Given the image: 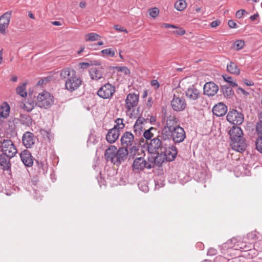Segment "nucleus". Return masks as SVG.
Returning <instances> with one entry per match:
<instances>
[{"label":"nucleus","instance_id":"nucleus-1","mask_svg":"<svg viewBox=\"0 0 262 262\" xmlns=\"http://www.w3.org/2000/svg\"><path fill=\"white\" fill-rule=\"evenodd\" d=\"M229 133L232 149L239 152H244L246 149L247 144L243 137L241 128L238 126L233 125L230 128Z\"/></svg>","mask_w":262,"mask_h":262},{"label":"nucleus","instance_id":"nucleus-2","mask_svg":"<svg viewBox=\"0 0 262 262\" xmlns=\"http://www.w3.org/2000/svg\"><path fill=\"white\" fill-rule=\"evenodd\" d=\"M60 76L61 79H67L65 87L70 92L77 90L81 84V79L76 76L75 71L72 69L67 68L63 69L60 71Z\"/></svg>","mask_w":262,"mask_h":262},{"label":"nucleus","instance_id":"nucleus-3","mask_svg":"<svg viewBox=\"0 0 262 262\" xmlns=\"http://www.w3.org/2000/svg\"><path fill=\"white\" fill-rule=\"evenodd\" d=\"M177 155V149L175 146L172 145H168L167 144L165 146L164 151L161 152V154L157 156L155 158V162L158 163H162L164 161V159H166L167 161H173Z\"/></svg>","mask_w":262,"mask_h":262},{"label":"nucleus","instance_id":"nucleus-4","mask_svg":"<svg viewBox=\"0 0 262 262\" xmlns=\"http://www.w3.org/2000/svg\"><path fill=\"white\" fill-rule=\"evenodd\" d=\"M125 108L127 115L132 118L139 102V95L135 93L128 94L125 99Z\"/></svg>","mask_w":262,"mask_h":262},{"label":"nucleus","instance_id":"nucleus-5","mask_svg":"<svg viewBox=\"0 0 262 262\" xmlns=\"http://www.w3.org/2000/svg\"><path fill=\"white\" fill-rule=\"evenodd\" d=\"M147 143L148 150L151 153L157 154V156H159L162 151L165 150L167 145V143L161 139L158 136L150 140L149 143L147 142Z\"/></svg>","mask_w":262,"mask_h":262},{"label":"nucleus","instance_id":"nucleus-6","mask_svg":"<svg viewBox=\"0 0 262 262\" xmlns=\"http://www.w3.org/2000/svg\"><path fill=\"white\" fill-rule=\"evenodd\" d=\"M135 141L134 135L130 132L124 133L120 139L122 147L126 148L130 147L129 151L130 152H136L138 150L137 147L135 145L136 144Z\"/></svg>","mask_w":262,"mask_h":262},{"label":"nucleus","instance_id":"nucleus-7","mask_svg":"<svg viewBox=\"0 0 262 262\" xmlns=\"http://www.w3.org/2000/svg\"><path fill=\"white\" fill-rule=\"evenodd\" d=\"M53 96L48 92L44 91L39 93L37 96L36 105L40 108H48L53 103Z\"/></svg>","mask_w":262,"mask_h":262},{"label":"nucleus","instance_id":"nucleus-8","mask_svg":"<svg viewBox=\"0 0 262 262\" xmlns=\"http://www.w3.org/2000/svg\"><path fill=\"white\" fill-rule=\"evenodd\" d=\"M0 149L2 154L9 156H15L17 153V149L11 140L1 141Z\"/></svg>","mask_w":262,"mask_h":262},{"label":"nucleus","instance_id":"nucleus-9","mask_svg":"<svg viewBox=\"0 0 262 262\" xmlns=\"http://www.w3.org/2000/svg\"><path fill=\"white\" fill-rule=\"evenodd\" d=\"M151 168V163L147 162L142 157L136 158L132 165L133 170L135 172H140L143 171L145 168L150 169Z\"/></svg>","mask_w":262,"mask_h":262},{"label":"nucleus","instance_id":"nucleus-10","mask_svg":"<svg viewBox=\"0 0 262 262\" xmlns=\"http://www.w3.org/2000/svg\"><path fill=\"white\" fill-rule=\"evenodd\" d=\"M226 118L228 121L235 126L241 124L244 119L243 114L235 110L229 111Z\"/></svg>","mask_w":262,"mask_h":262},{"label":"nucleus","instance_id":"nucleus-11","mask_svg":"<svg viewBox=\"0 0 262 262\" xmlns=\"http://www.w3.org/2000/svg\"><path fill=\"white\" fill-rule=\"evenodd\" d=\"M115 92V87L107 83L102 86L98 91L97 95L103 99L111 98Z\"/></svg>","mask_w":262,"mask_h":262},{"label":"nucleus","instance_id":"nucleus-12","mask_svg":"<svg viewBox=\"0 0 262 262\" xmlns=\"http://www.w3.org/2000/svg\"><path fill=\"white\" fill-rule=\"evenodd\" d=\"M172 109L176 112H181L184 110L187 107V103L183 97H179L174 95L171 101Z\"/></svg>","mask_w":262,"mask_h":262},{"label":"nucleus","instance_id":"nucleus-13","mask_svg":"<svg viewBox=\"0 0 262 262\" xmlns=\"http://www.w3.org/2000/svg\"><path fill=\"white\" fill-rule=\"evenodd\" d=\"M185 138V132L182 127L178 126L172 130V140L174 143L182 142Z\"/></svg>","mask_w":262,"mask_h":262},{"label":"nucleus","instance_id":"nucleus-14","mask_svg":"<svg viewBox=\"0 0 262 262\" xmlns=\"http://www.w3.org/2000/svg\"><path fill=\"white\" fill-rule=\"evenodd\" d=\"M128 152L127 148L123 147H120L118 150L117 149L114 164L118 166L124 162L127 159Z\"/></svg>","mask_w":262,"mask_h":262},{"label":"nucleus","instance_id":"nucleus-15","mask_svg":"<svg viewBox=\"0 0 262 262\" xmlns=\"http://www.w3.org/2000/svg\"><path fill=\"white\" fill-rule=\"evenodd\" d=\"M12 11H8L0 16V33L4 34L8 27L11 17Z\"/></svg>","mask_w":262,"mask_h":262},{"label":"nucleus","instance_id":"nucleus-16","mask_svg":"<svg viewBox=\"0 0 262 262\" xmlns=\"http://www.w3.org/2000/svg\"><path fill=\"white\" fill-rule=\"evenodd\" d=\"M204 94L208 96H214L219 91V86L213 82H208L203 87Z\"/></svg>","mask_w":262,"mask_h":262},{"label":"nucleus","instance_id":"nucleus-17","mask_svg":"<svg viewBox=\"0 0 262 262\" xmlns=\"http://www.w3.org/2000/svg\"><path fill=\"white\" fill-rule=\"evenodd\" d=\"M36 139V137L33 133L27 132L23 135V143L26 148H31L34 145Z\"/></svg>","mask_w":262,"mask_h":262},{"label":"nucleus","instance_id":"nucleus-18","mask_svg":"<svg viewBox=\"0 0 262 262\" xmlns=\"http://www.w3.org/2000/svg\"><path fill=\"white\" fill-rule=\"evenodd\" d=\"M185 95L190 101H195L200 97V92L192 85L185 91Z\"/></svg>","mask_w":262,"mask_h":262},{"label":"nucleus","instance_id":"nucleus-19","mask_svg":"<svg viewBox=\"0 0 262 262\" xmlns=\"http://www.w3.org/2000/svg\"><path fill=\"white\" fill-rule=\"evenodd\" d=\"M172 129L163 126L158 131V136L162 139L165 142L170 141L172 139Z\"/></svg>","mask_w":262,"mask_h":262},{"label":"nucleus","instance_id":"nucleus-20","mask_svg":"<svg viewBox=\"0 0 262 262\" xmlns=\"http://www.w3.org/2000/svg\"><path fill=\"white\" fill-rule=\"evenodd\" d=\"M21 161L26 166L31 167L33 165V160L30 152L27 150H24L20 154Z\"/></svg>","mask_w":262,"mask_h":262},{"label":"nucleus","instance_id":"nucleus-21","mask_svg":"<svg viewBox=\"0 0 262 262\" xmlns=\"http://www.w3.org/2000/svg\"><path fill=\"white\" fill-rule=\"evenodd\" d=\"M104 70L103 67L91 68L89 71L91 79L95 80H98L102 78Z\"/></svg>","mask_w":262,"mask_h":262},{"label":"nucleus","instance_id":"nucleus-22","mask_svg":"<svg viewBox=\"0 0 262 262\" xmlns=\"http://www.w3.org/2000/svg\"><path fill=\"white\" fill-rule=\"evenodd\" d=\"M120 131L117 130L116 127H113L108 131L106 140L109 143H114L118 139Z\"/></svg>","mask_w":262,"mask_h":262},{"label":"nucleus","instance_id":"nucleus-23","mask_svg":"<svg viewBox=\"0 0 262 262\" xmlns=\"http://www.w3.org/2000/svg\"><path fill=\"white\" fill-rule=\"evenodd\" d=\"M227 112V107L223 103H219L212 108L213 114L217 117L224 116Z\"/></svg>","mask_w":262,"mask_h":262},{"label":"nucleus","instance_id":"nucleus-24","mask_svg":"<svg viewBox=\"0 0 262 262\" xmlns=\"http://www.w3.org/2000/svg\"><path fill=\"white\" fill-rule=\"evenodd\" d=\"M15 156H9L3 154H0V165L3 170H8L11 167L10 159Z\"/></svg>","mask_w":262,"mask_h":262},{"label":"nucleus","instance_id":"nucleus-25","mask_svg":"<svg viewBox=\"0 0 262 262\" xmlns=\"http://www.w3.org/2000/svg\"><path fill=\"white\" fill-rule=\"evenodd\" d=\"M117 147L110 145L105 151L104 156L107 161H110L114 164L117 152Z\"/></svg>","mask_w":262,"mask_h":262},{"label":"nucleus","instance_id":"nucleus-26","mask_svg":"<svg viewBox=\"0 0 262 262\" xmlns=\"http://www.w3.org/2000/svg\"><path fill=\"white\" fill-rule=\"evenodd\" d=\"M164 126L173 130L176 128V127L180 126L177 124V119L176 117L174 116L170 115L167 117Z\"/></svg>","mask_w":262,"mask_h":262},{"label":"nucleus","instance_id":"nucleus-27","mask_svg":"<svg viewBox=\"0 0 262 262\" xmlns=\"http://www.w3.org/2000/svg\"><path fill=\"white\" fill-rule=\"evenodd\" d=\"M0 118H8L10 112V107L9 104L4 102L0 107Z\"/></svg>","mask_w":262,"mask_h":262},{"label":"nucleus","instance_id":"nucleus-28","mask_svg":"<svg viewBox=\"0 0 262 262\" xmlns=\"http://www.w3.org/2000/svg\"><path fill=\"white\" fill-rule=\"evenodd\" d=\"M227 70L229 73L235 75H238L240 73V70L237 65L232 61L227 65Z\"/></svg>","mask_w":262,"mask_h":262},{"label":"nucleus","instance_id":"nucleus-29","mask_svg":"<svg viewBox=\"0 0 262 262\" xmlns=\"http://www.w3.org/2000/svg\"><path fill=\"white\" fill-rule=\"evenodd\" d=\"M27 83L24 82L21 83L16 88V93L17 95H20L22 97L27 96V93L26 91Z\"/></svg>","mask_w":262,"mask_h":262},{"label":"nucleus","instance_id":"nucleus-30","mask_svg":"<svg viewBox=\"0 0 262 262\" xmlns=\"http://www.w3.org/2000/svg\"><path fill=\"white\" fill-rule=\"evenodd\" d=\"M20 120L22 124L29 126L31 124L32 119L29 115L26 114H20Z\"/></svg>","mask_w":262,"mask_h":262},{"label":"nucleus","instance_id":"nucleus-31","mask_svg":"<svg viewBox=\"0 0 262 262\" xmlns=\"http://www.w3.org/2000/svg\"><path fill=\"white\" fill-rule=\"evenodd\" d=\"M221 91H222L223 95L226 97H230L234 94V92L232 88L226 85L222 86Z\"/></svg>","mask_w":262,"mask_h":262},{"label":"nucleus","instance_id":"nucleus-32","mask_svg":"<svg viewBox=\"0 0 262 262\" xmlns=\"http://www.w3.org/2000/svg\"><path fill=\"white\" fill-rule=\"evenodd\" d=\"M187 7V3L185 0H179L174 4V8L179 11L184 10Z\"/></svg>","mask_w":262,"mask_h":262},{"label":"nucleus","instance_id":"nucleus-33","mask_svg":"<svg viewBox=\"0 0 262 262\" xmlns=\"http://www.w3.org/2000/svg\"><path fill=\"white\" fill-rule=\"evenodd\" d=\"M100 38V36L95 33H90L86 34L85 36V40L86 41H94L98 40Z\"/></svg>","mask_w":262,"mask_h":262},{"label":"nucleus","instance_id":"nucleus-34","mask_svg":"<svg viewBox=\"0 0 262 262\" xmlns=\"http://www.w3.org/2000/svg\"><path fill=\"white\" fill-rule=\"evenodd\" d=\"M152 130H156V128L154 127H150L149 129L145 130L143 132V136L147 140H151V138L154 137V134L152 132Z\"/></svg>","mask_w":262,"mask_h":262},{"label":"nucleus","instance_id":"nucleus-35","mask_svg":"<svg viewBox=\"0 0 262 262\" xmlns=\"http://www.w3.org/2000/svg\"><path fill=\"white\" fill-rule=\"evenodd\" d=\"M39 173L45 174L47 172V166L43 162L36 161Z\"/></svg>","mask_w":262,"mask_h":262},{"label":"nucleus","instance_id":"nucleus-36","mask_svg":"<svg viewBox=\"0 0 262 262\" xmlns=\"http://www.w3.org/2000/svg\"><path fill=\"white\" fill-rule=\"evenodd\" d=\"M224 80L228 83L230 86L232 87H236L237 86V84L236 82V81L234 80L233 78L231 76L228 75L223 76Z\"/></svg>","mask_w":262,"mask_h":262},{"label":"nucleus","instance_id":"nucleus-37","mask_svg":"<svg viewBox=\"0 0 262 262\" xmlns=\"http://www.w3.org/2000/svg\"><path fill=\"white\" fill-rule=\"evenodd\" d=\"M7 128H5L4 130L6 132H11L15 128V124L14 119H10L7 122Z\"/></svg>","mask_w":262,"mask_h":262},{"label":"nucleus","instance_id":"nucleus-38","mask_svg":"<svg viewBox=\"0 0 262 262\" xmlns=\"http://www.w3.org/2000/svg\"><path fill=\"white\" fill-rule=\"evenodd\" d=\"M115 122L116 124L114 127H116L117 130L120 132V130L122 129L125 126V124L123 123V119L122 118H117L115 120Z\"/></svg>","mask_w":262,"mask_h":262},{"label":"nucleus","instance_id":"nucleus-39","mask_svg":"<svg viewBox=\"0 0 262 262\" xmlns=\"http://www.w3.org/2000/svg\"><path fill=\"white\" fill-rule=\"evenodd\" d=\"M101 53L103 55H107L110 57H113L115 56L116 54V50H113L111 48H107L106 49H104L101 51Z\"/></svg>","mask_w":262,"mask_h":262},{"label":"nucleus","instance_id":"nucleus-40","mask_svg":"<svg viewBox=\"0 0 262 262\" xmlns=\"http://www.w3.org/2000/svg\"><path fill=\"white\" fill-rule=\"evenodd\" d=\"M143 127L141 126H138L135 124L134 125V132L135 134V137H140L143 132Z\"/></svg>","mask_w":262,"mask_h":262},{"label":"nucleus","instance_id":"nucleus-41","mask_svg":"<svg viewBox=\"0 0 262 262\" xmlns=\"http://www.w3.org/2000/svg\"><path fill=\"white\" fill-rule=\"evenodd\" d=\"M256 149L262 154V137H258L255 141Z\"/></svg>","mask_w":262,"mask_h":262},{"label":"nucleus","instance_id":"nucleus-42","mask_svg":"<svg viewBox=\"0 0 262 262\" xmlns=\"http://www.w3.org/2000/svg\"><path fill=\"white\" fill-rule=\"evenodd\" d=\"M258 233L256 230H254L248 233L247 237L249 240L257 239H258Z\"/></svg>","mask_w":262,"mask_h":262},{"label":"nucleus","instance_id":"nucleus-43","mask_svg":"<svg viewBox=\"0 0 262 262\" xmlns=\"http://www.w3.org/2000/svg\"><path fill=\"white\" fill-rule=\"evenodd\" d=\"M245 45V42L242 40H236L234 42V47L236 50L242 49Z\"/></svg>","mask_w":262,"mask_h":262},{"label":"nucleus","instance_id":"nucleus-44","mask_svg":"<svg viewBox=\"0 0 262 262\" xmlns=\"http://www.w3.org/2000/svg\"><path fill=\"white\" fill-rule=\"evenodd\" d=\"M7 118H0V132H3L5 128H7V122L6 119Z\"/></svg>","mask_w":262,"mask_h":262},{"label":"nucleus","instance_id":"nucleus-45","mask_svg":"<svg viewBox=\"0 0 262 262\" xmlns=\"http://www.w3.org/2000/svg\"><path fill=\"white\" fill-rule=\"evenodd\" d=\"M149 11L150 16L152 18L156 17L159 13V10L156 7L150 9Z\"/></svg>","mask_w":262,"mask_h":262},{"label":"nucleus","instance_id":"nucleus-46","mask_svg":"<svg viewBox=\"0 0 262 262\" xmlns=\"http://www.w3.org/2000/svg\"><path fill=\"white\" fill-rule=\"evenodd\" d=\"M185 30L182 29L181 27H177L176 28V30L172 31V33L178 35H183L185 34Z\"/></svg>","mask_w":262,"mask_h":262},{"label":"nucleus","instance_id":"nucleus-47","mask_svg":"<svg viewBox=\"0 0 262 262\" xmlns=\"http://www.w3.org/2000/svg\"><path fill=\"white\" fill-rule=\"evenodd\" d=\"M147 122V119L143 118V117H139L136 120L135 124L138 126H143V124L146 123Z\"/></svg>","mask_w":262,"mask_h":262},{"label":"nucleus","instance_id":"nucleus-48","mask_svg":"<svg viewBox=\"0 0 262 262\" xmlns=\"http://www.w3.org/2000/svg\"><path fill=\"white\" fill-rule=\"evenodd\" d=\"M116 69L119 72L124 73L125 75L130 73L129 70L126 67H116Z\"/></svg>","mask_w":262,"mask_h":262},{"label":"nucleus","instance_id":"nucleus-49","mask_svg":"<svg viewBox=\"0 0 262 262\" xmlns=\"http://www.w3.org/2000/svg\"><path fill=\"white\" fill-rule=\"evenodd\" d=\"M256 132L258 137H262V124L259 123H256Z\"/></svg>","mask_w":262,"mask_h":262},{"label":"nucleus","instance_id":"nucleus-50","mask_svg":"<svg viewBox=\"0 0 262 262\" xmlns=\"http://www.w3.org/2000/svg\"><path fill=\"white\" fill-rule=\"evenodd\" d=\"M28 104H24L23 108L24 110L28 112H31L33 108L36 106L35 102H32V105L31 106H28Z\"/></svg>","mask_w":262,"mask_h":262},{"label":"nucleus","instance_id":"nucleus-51","mask_svg":"<svg viewBox=\"0 0 262 262\" xmlns=\"http://www.w3.org/2000/svg\"><path fill=\"white\" fill-rule=\"evenodd\" d=\"M247 12L246 10H239L238 11H237L236 12V17L238 18H240L241 17H243V16L245 14H247Z\"/></svg>","mask_w":262,"mask_h":262},{"label":"nucleus","instance_id":"nucleus-52","mask_svg":"<svg viewBox=\"0 0 262 262\" xmlns=\"http://www.w3.org/2000/svg\"><path fill=\"white\" fill-rule=\"evenodd\" d=\"M114 28L115 30L119 31V32H125L126 33H127V31L126 29L124 28L121 27L120 25H116L114 26Z\"/></svg>","mask_w":262,"mask_h":262},{"label":"nucleus","instance_id":"nucleus-53","mask_svg":"<svg viewBox=\"0 0 262 262\" xmlns=\"http://www.w3.org/2000/svg\"><path fill=\"white\" fill-rule=\"evenodd\" d=\"M80 68L85 69L88 68L90 66V62H81L78 64Z\"/></svg>","mask_w":262,"mask_h":262},{"label":"nucleus","instance_id":"nucleus-54","mask_svg":"<svg viewBox=\"0 0 262 262\" xmlns=\"http://www.w3.org/2000/svg\"><path fill=\"white\" fill-rule=\"evenodd\" d=\"M150 84L151 86H154L156 89H158L160 86L158 81L155 79L150 81Z\"/></svg>","mask_w":262,"mask_h":262},{"label":"nucleus","instance_id":"nucleus-55","mask_svg":"<svg viewBox=\"0 0 262 262\" xmlns=\"http://www.w3.org/2000/svg\"><path fill=\"white\" fill-rule=\"evenodd\" d=\"M243 82L247 86H252V85H253L254 84L252 81L247 79H245L243 80Z\"/></svg>","mask_w":262,"mask_h":262},{"label":"nucleus","instance_id":"nucleus-56","mask_svg":"<svg viewBox=\"0 0 262 262\" xmlns=\"http://www.w3.org/2000/svg\"><path fill=\"white\" fill-rule=\"evenodd\" d=\"M162 26L164 27L165 28H173V29H175L177 27V26H174L173 25H171V24H167V23L163 24H162Z\"/></svg>","mask_w":262,"mask_h":262},{"label":"nucleus","instance_id":"nucleus-57","mask_svg":"<svg viewBox=\"0 0 262 262\" xmlns=\"http://www.w3.org/2000/svg\"><path fill=\"white\" fill-rule=\"evenodd\" d=\"M228 26L231 28H235L236 27V24L232 20H229L228 23Z\"/></svg>","mask_w":262,"mask_h":262},{"label":"nucleus","instance_id":"nucleus-58","mask_svg":"<svg viewBox=\"0 0 262 262\" xmlns=\"http://www.w3.org/2000/svg\"><path fill=\"white\" fill-rule=\"evenodd\" d=\"M220 24V21L218 20H214L213 21L211 24L210 26L212 28H215Z\"/></svg>","mask_w":262,"mask_h":262},{"label":"nucleus","instance_id":"nucleus-59","mask_svg":"<svg viewBox=\"0 0 262 262\" xmlns=\"http://www.w3.org/2000/svg\"><path fill=\"white\" fill-rule=\"evenodd\" d=\"M216 252V251L215 249H214L213 248H210L208 251V255H213L215 254Z\"/></svg>","mask_w":262,"mask_h":262},{"label":"nucleus","instance_id":"nucleus-60","mask_svg":"<svg viewBox=\"0 0 262 262\" xmlns=\"http://www.w3.org/2000/svg\"><path fill=\"white\" fill-rule=\"evenodd\" d=\"M237 92L238 93H239V92H241L243 94L247 96L248 95H249V93L246 92L245 90H244L243 89L241 88H238V89H237Z\"/></svg>","mask_w":262,"mask_h":262},{"label":"nucleus","instance_id":"nucleus-61","mask_svg":"<svg viewBox=\"0 0 262 262\" xmlns=\"http://www.w3.org/2000/svg\"><path fill=\"white\" fill-rule=\"evenodd\" d=\"M90 64H91V65L100 66L101 64V62L99 60L91 61Z\"/></svg>","mask_w":262,"mask_h":262},{"label":"nucleus","instance_id":"nucleus-62","mask_svg":"<svg viewBox=\"0 0 262 262\" xmlns=\"http://www.w3.org/2000/svg\"><path fill=\"white\" fill-rule=\"evenodd\" d=\"M258 16H259V15L258 14V13H256V14H254L253 15L250 16V19L252 21H254V20H256Z\"/></svg>","mask_w":262,"mask_h":262},{"label":"nucleus","instance_id":"nucleus-63","mask_svg":"<svg viewBox=\"0 0 262 262\" xmlns=\"http://www.w3.org/2000/svg\"><path fill=\"white\" fill-rule=\"evenodd\" d=\"M52 24L55 26H60L61 23L59 21H54L52 22Z\"/></svg>","mask_w":262,"mask_h":262},{"label":"nucleus","instance_id":"nucleus-64","mask_svg":"<svg viewBox=\"0 0 262 262\" xmlns=\"http://www.w3.org/2000/svg\"><path fill=\"white\" fill-rule=\"evenodd\" d=\"M259 121L257 123L262 124V112L258 115Z\"/></svg>","mask_w":262,"mask_h":262}]
</instances>
